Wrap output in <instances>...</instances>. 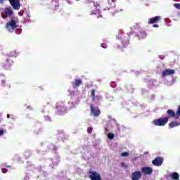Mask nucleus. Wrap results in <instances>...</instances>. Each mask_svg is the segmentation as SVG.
<instances>
[{
    "label": "nucleus",
    "instance_id": "nucleus-1",
    "mask_svg": "<svg viewBox=\"0 0 180 180\" xmlns=\"http://www.w3.org/2000/svg\"><path fill=\"white\" fill-rule=\"evenodd\" d=\"M9 56H8L6 58V60L1 63L2 67H4V68H5V70H9L11 68V67H12V65L13 64V59H12V58L16 57V52L11 51L9 53Z\"/></svg>",
    "mask_w": 180,
    "mask_h": 180
},
{
    "label": "nucleus",
    "instance_id": "nucleus-2",
    "mask_svg": "<svg viewBox=\"0 0 180 180\" xmlns=\"http://www.w3.org/2000/svg\"><path fill=\"white\" fill-rule=\"evenodd\" d=\"M56 113L59 116H63L67 113V108L65 105L61 101H58L56 104Z\"/></svg>",
    "mask_w": 180,
    "mask_h": 180
},
{
    "label": "nucleus",
    "instance_id": "nucleus-3",
    "mask_svg": "<svg viewBox=\"0 0 180 180\" xmlns=\"http://www.w3.org/2000/svg\"><path fill=\"white\" fill-rule=\"evenodd\" d=\"M18 28V24H16V21L11 18L9 22L6 24V29H7L8 32L10 33H13L15 30Z\"/></svg>",
    "mask_w": 180,
    "mask_h": 180
},
{
    "label": "nucleus",
    "instance_id": "nucleus-4",
    "mask_svg": "<svg viewBox=\"0 0 180 180\" xmlns=\"http://www.w3.org/2000/svg\"><path fill=\"white\" fill-rule=\"evenodd\" d=\"M169 119V117L159 118L153 120V124H155V126H165L166 123H168Z\"/></svg>",
    "mask_w": 180,
    "mask_h": 180
},
{
    "label": "nucleus",
    "instance_id": "nucleus-5",
    "mask_svg": "<svg viewBox=\"0 0 180 180\" xmlns=\"http://www.w3.org/2000/svg\"><path fill=\"white\" fill-rule=\"evenodd\" d=\"M136 36L139 39V40H143V39H146V37H147V34L142 28H138L136 31Z\"/></svg>",
    "mask_w": 180,
    "mask_h": 180
},
{
    "label": "nucleus",
    "instance_id": "nucleus-6",
    "mask_svg": "<svg viewBox=\"0 0 180 180\" xmlns=\"http://www.w3.org/2000/svg\"><path fill=\"white\" fill-rule=\"evenodd\" d=\"M89 178L91 180H102V177H101V174L96 172L89 171Z\"/></svg>",
    "mask_w": 180,
    "mask_h": 180
},
{
    "label": "nucleus",
    "instance_id": "nucleus-7",
    "mask_svg": "<svg viewBox=\"0 0 180 180\" xmlns=\"http://www.w3.org/2000/svg\"><path fill=\"white\" fill-rule=\"evenodd\" d=\"M91 115L94 117H98L101 115V110L98 107H94L93 105H90Z\"/></svg>",
    "mask_w": 180,
    "mask_h": 180
},
{
    "label": "nucleus",
    "instance_id": "nucleus-8",
    "mask_svg": "<svg viewBox=\"0 0 180 180\" xmlns=\"http://www.w3.org/2000/svg\"><path fill=\"white\" fill-rule=\"evenodd\" d=\"M162 162H164V158L161 156H157L156 158L152 161V164L155 167H161Z\"/></svg>",
    "mask_w": 180,
    "mask_h": 180
},
{
    "label": "nucleus",
    "instance_id": "nucleus-9",
    "mask_svg": "<svg viewBox=\"0 0 180 180\" xmlns=\"http://www.w3.org/2000/svg\"><path fill=\"white\" fill-rule=\"evenodd\" d=\"M10 4L15 11H19V9H20V1L19 0L10 1Z\"/></svg>",
    "mask_w": 180,
    "mask_h": 180
},
{
    "label": "nucleus",
    "instance_id": "nucleus-10",
    "mask_svg": "<svg viewBox=\"0 0 180 180\" xmlns=\"http://www.w3.org/2000/svg\"><path fill=\"white\" fill-rule=\"evenodd\" d=\"M142 174L144 175H151L153 174V168L150 167H143L141 168Z\"/></svg>",
    "mask_w": 180,
    "mask_h": 180
},
{
    "label": "nucleus",
    "instance_id": "nucleus-11",
    "mask_svg": "<svg viewBox=\"0 0 180 180\" xmlns=\"http://www.w3.org/2000/svg\"><path fill=\"white\" fill-rule=\"evenodd\" d=\"M175 74V70L174 69H166L162 73V77H168V75H174Z\"/></svg>",
    "mask_w": 180,
    "mask_h": 180
},
{
    "label": "nucleus",
    "instance_id": "nucleus-12",
    "mask_svg": "<svg viewBox=\"0 0 180 180\" xmlns=\"http://www.w3.org/2000/svg\"><path fill=\"white\" fill-rule=\"evenodd\" d=\"M141 172L140 171H135L134 173H132L131 176V180H140L141 178Z\"/></svg>",
    "mask_w": 180,
    "mask_h": 180
},
{
    "label": "nucleus",
    "instance_id": "nucleus-13",
    "mask_svg": "<svg viewBox=\"0 0 180 180\" xmlns=\"http://www.w3.org/2000/svg\"><path fill=\"white\" fill-rule=\"evenodd\" d=\"M161 20V16H155L148 19V25H154V23H158Z\"/></svg>",
    "mask_w": 180,
    "mask_h": 180
},
{
    "label": "nucleus",
    "instance_id": "nucleus-14",
    "mask_svg": "<svg viewBox=\"0 0 180 180\" xmlns=\"http://www.w3.org/2000/svg\"><path fill=\"white\" fill-rule=\"evenodd\" d=\"M73 86H77V88L80 86V85H82V80L79 79H75V83H72Z\"/></svg>",
    "mask_w": 180,
    "mask_h": 180
},
{
    "label": "nucleus",
    "instance_id": "nucleus-15",
    "mask_svg": "<svg viewBox=\"0 0 180 180\" xmlns=\"http://www.w3.org/2000/svg\"><path fill=\"white\" fill-rule=\"evenodd\" d=\"M171 179L172 180H179V174L174 172L171 174Z\"/></svg>",
    "mask_w": 180,
    "mask_h": 180
},
{
    "label": "nucleus",
    "instance_id": "nucleus-16",
    "mask_svg": "<svg viewBox=\"0 0 180 180\" xmlns=\"http://www.w3.org/2000/svg\"><path fill=\"white\" fill-rule=\"evenodd\" d=\"M180 123H178L176 122H172L171 123L169 124V127H170V129H174V127H176L178 126H179Z\"/></svg>",
    "mask_w": 180,
    "mask_h": 180
},
{
    "label": "nucleus",
    "instance_id": "nucleus-17",
    "mask_svg": "<svg viewBox=\"0 0 180 180\" xmlns=\"http://www.w3.org/2000/svg\"><path fill=\"white\" fill-rule=\"evenodd\" d=\"M4 12L6 15H8V16H12V13H13V11H12V9L9 8H6Z\"/></svg>",
    "mask_w": 180,
    "mask_h": 180
},
{
    "label": "nucleus",
    "instance_id": "nucleus-18",
    "mask_svg": "<svg viewBox=\"0 0 180 180\" xmlns=\"http://www.w3.org/2000/svg\"><path fill=\"white\" fill-rule=\"evenodd\" d=\"M167 114L169 115V117H175V112L172 110H168Z\"/></svg>",
    "mask_w": 180,
    "mask_h": 180
},
{
    "label": "nucleus",
    "instance_id": "nucleus-19",
    "mask_svg": "<svg viewBox=\"0 0 180 180\" xmlns=\"http://www.w3.org/2000/svg\"><path fill=\"white\" fill-rule=\"evenodd\" d=\"M95 89H92L91 92V100L93 101V102L95 101L96 97H95Z\"/></svg>",
    "mask_w": 180,
    "mask_h": 180
},
{
    "label": "nucleus",
    "instance_id": "nucleus-20",
    "mask_svg": "<svg viewBox=\"0 0 180 180\" xmlns=\"http://www.w3.org/2000/svg\"><path fill=\"white\" fill-rule=\"evenodd\" d=\"M108 139H110V140H113V139L115 138V134H113L112 133H108Z\"/></svg>",
    "mask_w": 180,
    "mask_h": 180
},
{
    "label": "nucleus",
    "instance_id": "nucleus-21",
    "mask_svg": "<svg viewBox=\"0 0 180 180\" xmlns=\"http://www.w3.org/2000/svg\"><path fill=\"white\" fill-rule=\"evenodd\" d=\"M5 133H6V130H5L4 129H0V137L1 136H4V134H5Z\"/></svg>",
    "mask_w": 180,
    "mask_h": 180
},
{
    "label": "nucleus",
    "instance_id": "nucleus-22",
    "mask_svg": "<svg viewBox=\"0 0 180 180\" xmlns=\"http://www.w3.org/2000/svg\"><path fill=\"white\" fill-rule=\"evenodd\" d=\"M122 157H129V153L127 152H124L121 153Z\"/></svg>",
    "mask_w": 180,
    "mask_h": 180
},
{
    "label": "nucleus",
    "instance_id": "nucleus-23",
    "mask_svg": "<svg viewBox=\"0 0 180 180\" xmlns=\"http://www.w3.org/2000/svg\"><path fill=\"white\" fill-rule=\"evenodd\" d=\"M94 130V128L92 127L87 129V132L91 134L92 133V131Z\"/></svg>",
    "mask_w": 180,
    "mask_h": 180
},
{
    "label": "nucleus",
    "instance_id": "nucleus-24",
    "mask_svg": "<svg viewBox=\"0 0 180 180\" xmlns=\"http://www.w3.org/2000/svg\"><path fill=\"white\" fill-rule=\"evenodd\" d=\"M174 6L176 7V9H180V4L179 3L174 4Z\"/></svg>",
    "mask_w": 180,
    "mask_h": 180
},
{
    "label": "nucleus",
    "instance_id": "nucleus-25",
    "mask_svg": "<svg viewBox=\"0 0 180 180\" xmlns=\"http://www.w3.org/2000/svg\"><path fill=\"white\" fill-rule=\"evenodd\" d=\"M94 2V0H84V4H92Z\"/></svg>",
    "mask_w": 180,
    "mask_h": 180
},
{
    "label": "nucleus",
    "instance_id": "nucleus-26",
    "mask_svg": "<svg viewBox=\"0 0 180 180\" xmlns=\"http://www.w3.org/2000/svg\"><path fill=\"white\" fill-rule=\"evenodd\" d=\"M1 18H3V19H7L8 15L6 13H5V14L1 13Z\"/></svg>",
    "mask_w": 180,
    "mask_h": 180
},
{
    "label": "nucleus",
    "instance_id": "nucleus-27",
    "mask_svg": "<svg viewBox=\"0 0 180 180\" xmlns=\"http://www.w3.org/2000/svg\"><path fill=\"white\" fill-rule=\"evenodd\" d=\"M1 172H3V174H6V172H8V169L2 168Z\"/></svg>",
    "mask_w": 180,
    "mask_h": 180
},
{
    "label": "nucleus",
    "instance_id": "nucleus-28",
    "mask_svg": "<svg viewBox=\"0 0 180 180\" xmlns=\"http://www.w3.org/2000/svg\"><path fill=\"white\" fill-rule=\"evenodd\" d=\"M6 1V0H0V4H4Z\"/></svg>",
    "mask_w": 180,
    "mask_h": 180
},
{
    "label": "nucleus",
    "instance_id": "nucleus-29",
    "mask_svg": "<svg viewBox=\"0 0 180 180\" xmlns=\"http://www.w3.org/2000/svg\"><path fill=\"white\" fill-rule=\"evenodd\" d=\"M133 34H134V33L130 32V33H129V37H131V36H133Z\"/></svg>",
    "mask_w": 180,
    "mask_h": 180
},
{
    "label": "nucleus",
    "instance_id": "nucleus-30",
    "mask_svg": "<svg viewBox=\"0 0 180 180\" xmlns=\"http://www.w3.org/2000/svg\"><path fill=\"white\" fill-rule=\"evenodd\" d=\"M125 165H126V164H125L124 162H122V163H121V166H122V167H124Z\"/></svg>",
    "mask_w": 180,
    "mask_h": 180
},
{
    "label": "nucleus",
    "instance_id": "nucleus-31",
    "mask_svg": "<svg viewBox=\"0 0 180 180\" xmlns=\"http://www.w3.org/2000/svg\"><path fill=\"white\" fill-rule=\"evenodd\" d=\"M18 15H20V16H22V15H23V13H22V12H19V13H18Z\"/></svg>",
    "mask_w": 180,
    "mask_h": 180
},
{
    "label": "nucleus",
    "instance_id": "nucleus-32",
    "mask_svg": "<svg viewBox=\"0 0 180 180\" xmlns=\"http://www.w3.org/2000/svg\"><path fill=\"white\" fill-rule=\"evenodd\" d=\"M153 27H158V25L154 24V25H153Z\"/></svg>",
    "mask_w": 180,
    "mask_h": 180
},
{
    "label": "nucleus",
    "instance_id": "nucleus-33",
    "mask_svg": "<svg viewBox=\"0 0 180 180\" xmlns=\"http://www.w3.org/2000/svg\"><path fill=\"white\" fill-rule=\"evenodd\" d=\"M101 47H103V49H106V46H103V44H101Z\"/></svg>",
    "mask_w": 180,
    "mask_h": 180
},
{
    "label": "nucleus",
    "instance_id": "nucleus-34",
    "mask_svg": "<svg viewBox=\"0 0 180 180\" xmlns=\"http://www.w3.org/2000/svg\"><path fill=\"white\" fill-rule=\"evenodd\" d=\"M7 117H8V119H9V117H11V115L9 114H8Z\"/></svg>",
    "mask_w": 180,
    "mask_h": 180
},
{
    "label": "nucleus",
    "instance_id": "nucleus-35",
    "mask_svg": "<svg viewBox=\"0 0 180 180\" xmlns=\"http://www.w3.org/2000/svg\"><path fill=\"white\" fill-rule=\"evenodd\" d=\"M6 168H11V166H6Z\"/></svg>",
    "mask_w": 180,
    "mask_h": 180
},
{
    "label": "nucleus",
    "instance_id": "nucleus-36",
    "mask_svg": "<svg viewBox=\"0 0 180 180\" xmlns=\"http://www.w3.org/2000/svg\"><path fill=\"white\" fill-rule=\"evenodd\" d=\"M176 119H178V117H176Z\"/></svg>",
    "mask_w": 180,
    "mask_h": 180
},
{
    "label": "nucleus",
    "instance_id": "nucleus-37",
    "mask_svg": "<svg viewBox=\"0 0 180 180\" xmlns=\"http://www.w3.org/2000/svg\"><path fill=\"white\" fill-rule=\"evenodd\" d=\"M76 1H79V0H76Z\"/></svg>",
    "mask_w": 180,
    "mask_h": 180
}]
</instances>
